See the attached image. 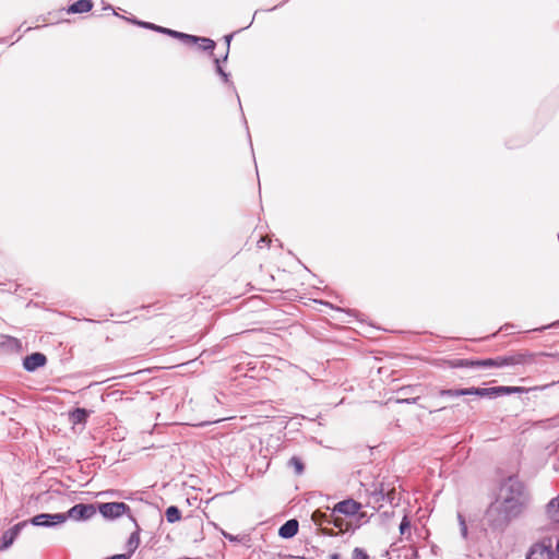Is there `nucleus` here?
<instances>
[{"mask_svg":"<svg viewBox=\"0 0 559 559\" xmlns=\"http://www.w3.org/2000/svg\"><path fill=\"white\" fill-rule=\"evenodd\" d=\"M530 502V495L518 476H509L500 483L495 501L486 510L485 519L493 530H504L520 518Z\"/></svg>","mask_w":559,"mask_h":559,"instance_id":"f257e3e1","label":"nucleus"},{"mask_svg":"<svg viewBox=\"0 0 559 559\" xmlns=\"http://www.w3.org/2000/svg\"><path fill=\"white\" fill-rule=\"evenodd\" d=\"M552 546V538L544 537L530 547L526 559H555Z\"/></svg>","mask_w":559,"mask_h":559,"instance_id":"f03ea898","label":"nucleus"},{"mask_svg":"<svg viewBox=\"0 0 559 559\" xmlns=\"http://www.w3.org/2000/svg\"><path fill=\"white\" fill-rule=\"evenodd\" d=\"M391 485L385 483L384 480H376L371 483L366 491L370 497L369 503L378 504V507H382L383 502H385V495H388L389 487Z\"/></svg>","mask_w":559,"mask_h":559,"instance_id":"7ed1b4c3","label":"nucleus"},{"mask_svg":"<svg viewBox=\"0 0 559 559\" xmlns=\"http://www.w3.org/2000/svg\"><path fill=\"white\" fill-rule=\"evenodd\" d=\"M68 519H72L74 521H86L96 514V509L93 504H84L78 503L68 510L66 513H60Z\"/></svg>","mask_w":559,"mask_h":559,"instance_id":"20e7f679","label":"nucleus"},{"mask_svg":"<svg viewBox=\"0 0 559 559\" xmlns=\"http://www.w3.org/2000/svg\"><path fill=\"white\" fill-rule=\"evenodd\" d=\"M533 359L534 354L530 352H520L508 356H498L497 362L498 368H502L508 366L525 365L527 362L533 361Z\"/></svg>","mask_w":559,"mask_h":559,"instance_id":"39448f33","label":"nucleus"},{"mask_svg":"<svg viewBox=\"0 0 559 559\" xmlns=\"http://www.w3.org/2000/svg\"><path fill=\"white\" fill-rule=\"evenodd\" d=\"M28 524L41 527H55L66 522V518L59 513H40L27 520Z\"/></svg>","mask_w":559,"mask_h":559,"instance_id":"423d86ee","label":"nucleus"},{"mask_svg":"<svg viewBox=\"0 0 559 559\" xmlns=\"http://www.w3.org/2000/svg\"><path fill=\"white\" fill-rule=\"evenodd\" d=\"M99 512L104 518L117 519L130 512V507L124 502H106L99 504Z\"/></svg>","mask_w":559,"mask_h":559,"instance_id":"0eeeda50","label":"nucleus"},{"mask_svg":"<svg viewBox=\"0 0 559 559\" xmlns=\"http://www.w3.org/2000/svg\"><path fill=\"white\" fill-rule=\"evenodd\" d=\"M27 525L28 521H22L13 525L8 531H5L1 536L0 550L3 551L9 549L14 543V540L17 538L22 530Z\"/></svg>","mask_w":559,"mask_h":559,"instance_id":"6e6552de","label":"nucleus"},{"mask_svg":"<svg viewBox=\"0 0 559 559\" xmlns=\"http://www.w3.org/2000/svg\"><path fill=\"white\" fill-rule=\"evenodd\" d=\"M361 509V504L354 499H346L343 501L337 502L334 508L332 509L330 516L334 518L336 516V513L344 514V515H355L359 510Z\"/></svg>","mask_w":559,"mask_h":559,"instance_id":"1a4fd4ad","label":"nucleus"},{"mask_svg":"<svg viewBox=\"0 0 559 559\" xmlns=\"http://www.w3.org/2000/svg\"><path fill=\"white\" fill-rule=\"evenodd\" d=\"M47 364V357L41 353L27 355L23 360V367L26 371L33 372Z\"/></svg>","mask_w":559,"mask_h":559,"instance_id":"9d476101","label":"nucleus"},{"mask_svg":"<svg viewBox=\"0 0 559 559\" xmlns=\"http://www.w3.org/2000/svg\"><path fill=\"white\" fill-rule=\"evenodd\" d=\"M299 524L295 519L286 521L278 530V535L282 538L288 539L298 533Z\"/></svg>","mask_w":559,"mask_h":559,"instance_id":"9b49d317","label":"nucleus"},{"mask_svg":"<svg viewBox=\"0 0 559 559\" xmlns=\"http://www.w3.org/2000/svg\"><path fill=\"white\" fill-rule=\"evenodd\" d=\"M545 513L549 521L559 524V495L546 504Z\"/></svg>","mask_w":559,"mask_h":559,"instance_id":"f8f14e48","label":"nucleus"},{"mask_svg":"<svg viewBox=\"0 0 559 559\" xmlns=\"http://www.w3.org/2000/svg\"><path fill=\"white\" fill-rule=\"evenodd\" d=\"M312 520L318 524H333L334 526L342 530V520L337 516L331 518L330 514H325L319 510L314 511L312 514Z\"/></svg>","mask_w":559,"mask_h":559,"instance_id":"ddd939ff","label":"nucleus"},{"mask_svg":"<svg viewBox=\"0 0 559 559\" xmlns=\"http://www.w3.org/2000/svg\"><path fill=\"white\" fill-rule=\"evenodd\" d=\"M466 394L467 395H476L479 397H488V399H496L497 397V391L496 386L492 388H466Z\"/></svg>","mask_w":559,"mask_h":559,"instance_id":"4468645a","label":"nucleus"},{"mask_svg":"<svg viewBox=\"0 0 559 559\" xmlns=\"http://www.w3.org/2000/svg\"><path fill=\"white\" fill-rule=\"evenodd\" d=\"M92 8H93L92 0H79L74 3H72L68 8L67 12L71 13V14L86 13V12L91 11Z\"/></svg>","mask_w":559,"mask_h":559,"instance_id":"2eb2a0df","label":"nucleus"},{"mask_svg":"<svg viewBox=\"0 0 559 559\" xmlns=\"http://www.w3.org/2000/svg\"><path fill=\"white\" fill-rule=\"evenodd\" d=\"M462 366L477 368H498L497 357L480 360H465Z\"/></svg>","mask_w":559,"mask_h":559,"instance_id":"dca6fc26","label":"nucleus"},{"mask_svg":"<svg viewBox=\"0 0 559 559\" xmlns=\"http://www.w3.org/2000/svg\"><path fill=\"white\" fill-rule=\"evenodd\" d=\"M90 415V412L85 408H75L70 413V421L74 425L78 424H85L87 417Z\"/></svg>","mask_w":559,"mask_h":559,"instance_id":"f3484780","label":"nucleus"},{"mask_svg":"<svg viewBox=\"0 0 559 559\" xmlns=\"http://www.w3.org/2000/svg\"><path fill=\"white\" fill-rule=\"evenodd\" d=\"M167 35L171 36V37H175V38H178L181 41H183L185 44H197V40H198L197 36H194V35H189V34H186V33H181V32H177V31L170 29V28H168Z\"/></svg>","mask_w":559,"mask_h":559,"instance_id":"a211bd4d","label":"nucleus"},{"mask_svg":"<svg viewBox=\"0 0 559 559\" xmlns=\"http://www.w3.org/2000/svg\"><path fill=\"white\" fill-rule=\"evenodd\" d=\"M140 545V533H139V528L133 532L128 542H127V548H128V552L127 554H130V558L132 557L133 552L138 549Z\"/></svg>","mask_w":559,"mask_h":559,"instance_id":"6ab92c4d","label":"nucleus"},{"mask_svg":"<svg viewBox=\"0 0 559 559\" xmlns=\"http://www.w3.org/2000/svg\"><path fill=\"white\" fill-rule=\"evenodd\" d=\"M165 516L169 523H176L181 519V512L176 506H170L166 509Z\"/></svg>","mask_w":559,"mask_h":559,"instance_id":"aec40b11","label":"nucleus"},{"mask_svg":"<svg viewBox=\"0 0 559 559\" xmlns=\"http://www.w3.org/2000/svg\"><path fill=\"white\" fill-rule=\"evenodd\" d=\"M439 395L442 397H459L464 396L466 394V388L465 389H442L439 391Z\"/></svg>","mask_w":559,"mask_h":559,"instance_id":"412c9836","label":"nucleus"},{"mask_svg":"<svg viewBox=\"0 0 559 559\" xmlns=\"http://www.w3.org/2000/svg\"><path fill=\"white\" fill-rule=\"evenodd\" d=\"M197 43H199V48L204 51H210L213 53V50L215 48V41L206 38V37H199L197 36Z\"/></svg>","mask_w":559,"mask_h":559,"instance_id":"4be33fe9","label":"nucleus"},{"mask_svg":"<svg viewBox=\"0 0 559 559\" xmlns=\"http://www.w3.org/2000/svg\"><path fill=\"white\" fill-rule=\"evenodd\" d=\"M215 71L222 78L223 82L226 84H230L233 90L235 91L234 84L229 81V73H227L221 66V59L215 58Z\"/></svg>","mask_w":559,"mask_h":559,"instance_id":"5701e85b","label":"nucleus"},{"mask_svg":"<svg viewBox=\"0 0 559 559\" xmlns=\"http://www.w3.org/2000/svg\"><path fill=\"white\" fill-rule=\"evenodd\" d=\"M497 397L506 394L522 393L525 391L522 386H496Z\"/></svg>","mask_w":559,"mask_h":559,"instance_id":"b1692460","label":"nucleus"},{"mask_svg":"<svg viewBox=\"0 0 559 559\" xmlns=\"http://www.w3.org/2000/svg\"><path fill=\"white\" fill-rule=\"evenodd\" d=\"M288 466L293 467L297 475H301L305 469L304 463L298 456L290 457L288 461Z\"/></svg>","mask_w":559,"mask_h":559,"instance_id":"393cba45","label":"nucleus"},{"mask_svg":"<svg viewBox=\"0 0 559 559\" xmlns=\"http://www.w3.org/2000/svg\"><path fill=\"white\" fill-rule=\"evenodd\" d=\"M400 533L401 535H404L405 533H411V521L407 515H404L401 521Z\"/></svg>","mask_w":559,"mask_h":559,"instance_id":"a878e982","label":"nucleus"},{"mask_svg":"<svg viewBox=\"0 0 559 559\" xmlns=\"http://www.w3.org/2000/svg\"><path fill=\"white\" fill-rule=\"evenodd\" d=\"M352 559H369V555L365 549L355 547L352 554Z\"/></svg>","mask_w":559,"mask_h":559,"instance_id":"bb28decb","label":"nucleus"},{"mask_svg":"<svg viewBox=\"0 0 559 559\" xmlns=\"http://www.w3.org/2000/svg\"><path fill=\"white\" fill-rule=\"evenodd\" d=\"M132 23L141 26V27H144V28H148V29H153L155 31V26L156 24H153V23H150V22H143V21H138L135 19H132L130 20Z\"/></svg>","mask_w":559,"mask_h":559,"instance_id":"cd10ccee","label":"nucleus"},{"mask_svg":"<svg viewBox=\"0 0 559 559\" xmlns=\"http://www.w3.org/2000/svg\"><path fill=\"white\" fill-rule=\"evenodd\" d=\"M233 36H234V34H228L224 37L225 44H226V52L223 57V61H226L228 58V52H229V47H230V41H231Z\"/></svg>","mask_w":559,"mask_h":559,"instance_id":"c85d7f7f","label":"nucleus"},{"mask_svg":"<svg viewBox=\"0 0 559 559\" xmlns=\"http://www.w3.org/2000/svg\"><path fill=\"white\" fill-rule=\"evenodd\" d=\"M395 488L393 486H390L389 487V490H388V495H385V501L389 502V503H393V501L395 500Z\"/></svg>","mask_w":559,"mask_h":559,"instance_id":"c756f323","label":"nucleus"},{"mask_svg":"<svg viewBox=\"0 0 559 559\" xmlns=\"http://www.w3.org/2000/svg\"><path fill=\"white\" fill-rule=\"evenodd\" d=\"M457 518L460 521L461 534L465 538L467 536V526H466L465 520L462 514H459Z\"/></svg>","mask_w":559,"mask_h":559,"instance_id":"7c9ffc66","label":"nucleus"},{"mask_svg":"<svg viewBox=\"0 0 559 559\" xmlns=\"http://www.w3.org/2000/svg\"><path fill=\"white\" fill-rule=\"evenodd\" d=\"M404 559H418V552L414 548H408L405 551Z\"/></svg>","mask_w":559,"mask_h":559,"instance_id":"2f4dec72","label":"nucleus"},{"mask_svg":"<svg viewBox=\"0 0 559 559\" xmlns=\"http://www.w3.org/2000/svg\"><path fill=\"white\" fill-rule=\"evenodd\" d=\"M222 534L229 542H237L238 540V538L236 536L231 535V534H228L226 532H222Z\"/></svg>","mask_w":559,"mask_h":559,"instance_id":"473e14b6","label":"nucleus"},{"mask_svg":"<svg viewBox=\"0 0 559 559\" xmlns=\"http://www.w3.org/2000/svg\"><path fill=\"white\" fill-rule=\"evenodd\" d=\"M557 326H559V320L555 321V322H552V323H550L548 325H545V326L540 328L539 330L542 331V330H546V329H550V328H557ZM536 330L537 329H535L534 331H536Z\"/></svg>","mask_w":559,"mask_h":559,"instance_id":"72a5a7b5","label":"nucleus"},{"mask_svg":"<svg viewBox=\"0 0 559 559\" xmlns=\"http://www.w3.org/2000/svg\"><path fill=\"white\" fill-rule=\"evenodd\" d=\"M418 400V397H413V399H404V400H400L399 402L401 403H407V404H414L416 403V401Z\"/></svg>","mask_w":559,"mask_h":559,"instance_id":"f704fd0d","label":"nucleus"},{"mask_svg":"<svg viewBox=\"0 0 559 559\" xmlns=\"http://www.w3.org/2000/svg\"><path fill=\"white\" fill-rule=\"evenodd\" d=\"M155 32H158V33H162V34H166V35H167L168 28L156 25V26H155Z\"/></svg>","mask_w":559,"mask_h":559,"instance_id":"c9c22d12","label":"nucleus"},{"mask_svg":"<svg viewBox=\"0 0 559 559\" xmlns=\"http://www.w3.org/2000/svg\"><path fill=\"white\" fill-rule=\"evenodd\" d=\"M555 559H559V539L557 540V545H556Z\"/></svg>","mask_w":559,"mask_h":559,"instance_id":"e433bc0d","label":"nucleus"},{"mask_svg":"<svg viewBox=\"0 0 559 559\" xmlns=\"http://www.w3.org/2000/svg\"><path fill=\"white\" fill-rule=\"evenodd\" d=\"M329 559H342L340 554H332L329 556Z\"/></svg>","mask_w":559,"mask_h":559,"instance_id":"4c0bfd02","label":"nucleus"},{"mask_svg":"<svg viewBox=\"0 0 559 559\" xmlns=\"http://www.w3.org/2000/svg\"><path fill=\"white\" fill-rule=\"evenodd\" d=\"M510 325L509 324H504V326H502L500 330H507Z\"/></svg>","mask_w":559,"mask_h":559,"instance_id":"58836bf2","label":"nucleus"}]
</instances>
